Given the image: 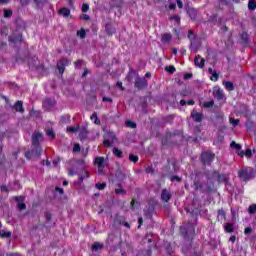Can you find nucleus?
I'll return each mask as SVG.
<instances>
[{"label": "nucleus", "instance_id": "nucleus-1", "mask_svg": "<svg viewBox=\"0 0 256 256\" xmlns=\"http://www.w3.org/2000/svg\"><path fill=\"white\" fill-rule=\"evenodd\" d=\"M41 139H43V133L34 132V134L32 135V145L34 149L25 153L26 159H33V157H41V153L43 152L41 146H39V141H41Z\"/></svg>", "mask_w": 256, "mask_h": 256}, {"label": "nucleus", "instance_id": "nucleus-2", "mask_svg": "<svg viewBox=\"0 0 256 256\" xmlns=\"http://www.w3.org/2000/svg\"><path fill=\"white\" fill-rule=\"evenodd\" d=\"M180 233L183 239L188 243H193L195 239V226L194 225H184L180 226Z\"/></svg>", "mask_w": 256, "mask_h": 256}, {"label": "nucleus", "instance_id": "nucleus-3", "mask_svg": "<svg viewBox=\"0 0 256 256\" xmlns=\"http://www.w3.org/2000/svg\"><path fill=\"white\" fill-rule=\"evenodd\" d=\"M215 159V154L211 151L203 152L201 154V161L203 165H211Z\"/></svg>", "mask_w": 256, "mask_h": 256}, {"label": "nucleus", "instance_id": "nucleus-4", "mask_svg": "<svg viewBox=\"0 0 256 256\" xmlns=\"http://www.w3.org/2000/svg\"><path fill=\"white\" fill-rule=\"evenodd\" d=\"M117 141V137H115V133L113 132H106L104 134V141L103 144L105 147H111L113 143Z\"/></svg>", "mask_w": 256, "mask_h": 256}, {"label": "nucleus", "instance_id": "nucleus-5", "mask_svg": "<svg viewBox=\"0 0 256 256\" xmlns=\"http://www.w3.org/2000/svg\"><path fill=\"white\" fill-rule=\"evenodd\" d=\"M238 176L242 179V181H249V179H253V171H247V169H242L238 172Z\"/></svg>", "mask_w": 256, "mask_h": 256}, {"label": "nucleus", "instance_id": "nucleus-6", "mask_svg": "<svg viewBox=\"0 0 256 256\" xmlns=\"http://www.w3.org/2000/svg\"><path fill=\"white\" fill-rule=\"evenodd\" d=\"M213 95L214 99H217V101H221L225 97L223 90L219 86L213 88Z\"/></svg>", "mask_w": 256, "mask_h": 256}, {"label": "nucleus", "instance_id": "nucleus-7", "mask_svg": "<svg viewBox=\"0 0 256 256\" xmlns=\"http://www.w3.org/2000/svg\"><path fill=\"white\" fill-rule=\"evenodd\" d=\"M67 65H69V60H67V59H61L57 63V67H58V71H59L60 75H63V73H65V67H67Z\"/></svg>", "mask_w": 256, "mask_h": 256}, {"label": "nucleus", "instance_id": "nucleus-8", "mask_svg": "<svg viewBox=\"0 0 256 256\" xmlns=\"http://www.w3.org/2000/svg\"><path fill=\"white\" fill-rule=\"evenodd\" d=\"M135 87L137 89H145V87H147V79L137 78L135 81Z\"/></svg>", "mask_w": 256, "mask_h": 256}, {"label": "nucleus", "instance_id": "nucleus-9", "mask_svg": "<svg viewBox=\"0 0 256 256\" xmlns=\"http://www.w3.org/2000/svg\"><path fill=\"white\" fill-rule=\"evenodd\" d=\"M94 165L98 167V169L105 168V157L98 156L94 159Z\"/></svg>", "mask_w": 256, "mask_h": 256}, {"label": "nucleus", "instance_id": "nucleus-10", "mask_svg": "<svg viewBox=\"0 0 256 256\" xmlns=\"http://www.w3.org/2000/svg\"><path fill=\"white\" fill-rule=\"evenodd\" d=\"M194 64L196 67H199L200 69H203V67H205V59L201 58L200 55H197L194 58Z\"/></svg>", "mask_w": 256, "mask_h": 256}, {"label": "nucleus", "instance_id": "nucleus-11", "mask_svg": "<svg viewBox=\"0 0 256 256\" xmlns=\"http://www.w3.org/2000/svg\"><path fill=\"white\" fill-rule=\"evenodd\" d=\"M161 199L164 203H169V200L171 199V192L167 189H163L161 193Z\"/></svg>", "mask_w": 256, "mask_h": 256}, {"label": "nucleus", "instance_id": "nucleus-12", "mask_svg": "<svg viewBox=\"0 0 256 256\" xmlns=\"http://www.w3.org/2000/svg\"><path fill=\"white\" fill-rule=\"evenodd\" d=\"M78 132H79V137H80L81 141H83V139H86L87 133H88L87 127L79 126Z\"/></svg>", "mask_w": 256, "mask_h": 256}, {"label": "nucleus", "instance_id": "nucleus-13", "mask_svg": "<svg viewBox=\"0 0 256 256\" xmlns=\"http://www.w3.org/2000/svg\"><path fill=\"white\" fill-rule=\"evenodd\" d=\"M197 49H199V41H197V38H194L193 40H191L190 50L192 53H196Z\"/></svg>", "mask_w": 256, "mask_h": 256}, {"label": "nucleus", "instance_id": "nucleus-14", "mask_svg": "<svg viewBox=\"0 0 256 256\" xmlns=\"http://www.w3.org/2000/svg\"><path fill=\"white\" fill-rule=\"evenodd\" d=\"M191 117L194 119V121H196V123H201V121H203V114L201 113L192 112Z\"/></svg>", "mask_w": 256, "mask_h": 256}, {"label": "nucleus", "instance_id": "nucleus-15", "mask_svg": "<svg viewBox=\"0 0 256 256\" xmlns=\"http://www.w3.org/2000/svg\"><path fill=\"white\" fill-rule=\"evenodd\" d=\"M208 73H210V80L211 81H219V74H217V71L213 70L212 68L208 69Z\"/></svg>", "mask_w": 256, "mask_h": 256}, {"label": "nucleus", "instance_id": "nucleus-16", "mask_svg": "<svg viewBox=\"0 0 256 256\" xmlns=\"http://www.w3.org/2000/svg\"><path fill=\"white\" fill-rule=\"evenodd\" d=\"M187 14L189 15L190 19H192V21H195V19H197V10L194 8H189L187 10Z\"/></svg>", "mask_w": 256, "mask_h": 256}, {"label": "nucleus", "instance_id": "nucleus-17", "mask_svg": "<svg viewBox=\"0 0 256 256\" xmlns=\"http://www.w3.org/2000/svg\"><path fill=\"white\" fill-rule=\"evenodd\" d=\"M55 105V101L51 99H46L43 101V107L45 109H51Z\"/></svg>", "mask_w": 256, "mask_h": 256}, {"label": "nucleus", "instance_id": "nucleus-18", "mask_svg": "<svg viewBox=\"0 0 256 256\" xmlns=\"http://www.w3.org/2000/svg\"><path fill=\"white\" fill-rule=\"evenodd\" d=\"M223 85L227 91H234L235 85L231 81H223Z\"/></svg>", "mask_w": 256, "mask_h": 256}, {"label": "nucleus", "instance_id": "nucleus-19", "mask_svg": "<svg viewBox=\"0 0 256 256\" xmlns=\"http://www.w3.org/2000/svg\"><path fill=\"white\" fill-rule=\"evenodd\" d=\"M154 211H155V207L153 205L149 204L147 210H144V213L150 219V217H152Z\"/></svg>", "mask_w": 256, "mask_h": 256}, {"label": "nucleus", "instance_id": "nucleus-20", "mask_svg": "<svg viewBox=\"0 0 256 256\" xmlns=\"http://www.w3.org/2000/svg\"><path fill=\"white\" fill-rule=\"evenodd\" d=\"M15 111H18L19 113H23L25 109H23V102L22 101H17L15 106H14Z\"/></svg>", "mask_w": 256, "mask_h": 256}, {"label": "nucleus", "instance_id": "nucleus-21", "mask_svg": "<svg viewBox=\"0 0 256 256\" xmlns=\"http://www.w3.org/2000/svg\"><path fill=\"white\" fill-rule=\"evenodd\" d=\"M59 14L62 15V17H69V15H71V10H69V8H61L59 10Z\"/></svg>", "mask_w": 256, "mask_h": 256}, {"label": "nucleus", "instance_id": "nucleus-22", "mask_svg": "<svg viewBox=\"0 0 256 256\" xmlns=\"http://www.w3.org/2000/svg\"><path fill=\"white\" fill-rule=\"evenodd\" d=\"M0 237L2 239H9L11 237V231L0 230Z\"/></svg>", "mask_w": 256, "mask_h": 256}, {"label": "nucleus", "instance_id": "nucleus-23", "mask_svg": "<svg viewBox=\"0 0 256 256\" xmlns=\"http://www.w3.org/2000/svg\"><path fill=\"white\" fill-rule=\"evenodd\" d=\"M91 121H93V123H95V125H101V120H99V117L97 116V112H94L91 117H90Z\"/></svg>", "mask_w": 256, "mask_h": 256}, {"label": "nucleus", "instance_id": "nucleus-24", "mask_svg": "<svg viewBox=\"0 0 256 256\" xmlns=\"http://www.w3.org/2000/svg\"><path fill=\"white\" fill-rule=\"evenodd\" d=\"M16 201L18 202L19 211H25V209H27V205L25 203L19 202V201H21V197H16Z\"/></svg>", "mask_w": 256, "mask_h": 256}, {"label": "nucleus", "instance_id": "nucleus-25", "mask_svg": "<svg viewBox=\"0 0 256 256\" xmlns=\"http://www.w3.org/2000/svg\"><path fill=\"white\" fill-rule=\"evenodd\" d=\"M112 151L115 157H118L119 159L123 157V151H121L119 148L115 147Z\"/></svg>", "mask_w": 256, "mask_h": 256}, {"label": "nucleus", "instance_id": "nucleus-26", "mask_svg": "<svg viewBox=\"0 0 256 256\" xmlns=\"http://www.w3.org/2000/svg\"><path fill=\"white\" fill-rule=\"evenodd\" d=\"M241 39H242L243 45H247V43H249V34H247V32H243L241 34Z\"/></svg>", "mask_w": 256, "mask_h": 256}, {"label": "nucleus", "instance_id": "nucleus-27", "mask_svg": "<svg viewBox=\"0 0 256 256\" xmlns=\"http://www.w3.org/2000/svg\"><path fill=\"white\" fill-rule=\"evenodd\" d=\"M171 38H172L171 34L166 33V34L162 35L161 41H162V43H169L171 41Z\"/></svg>", "mask_w": 256, "mask_h": 256}, {"label": "nucleus", "instance_id": "nucleus-28", "mask_svg": "<svg viewBox=\"0 0 256 256\" xmlns=\"http://www.w3.org/2000/svg\"><path fill=\"white\" fill-rule=\"evenodd\" d=\"M218 221H225V210H218Z\"/></svg>", "mask_w": 256, "mask_h": 256}, {"label": "nucleus", "instance_id": "nucleus-29", "mask_svg": "<svg viewBox=\"0 0 256 256\" xmlns=\"http://www.w3.org/2000/svg\"><path fill=\"white\" fill-rule=\"evenodd\" d=\"M99 249H103V244L99 242H94L92 245V251H99Z\"/></svg>", "mask_w": 256, "mask_h": 256}, {"label": "nucleus", "instance_id": "nucleus-30", "mask_svg": "<svg viewBox=\"0 0 256 256\" xmlns=\"http://www.w3.org/2000/svg\"><path fill=\"white\" fill-rule=\"evenodd\" d=\"M248 9H249V11H255V9H256V2H255V0H250L248 2Z\"/></svg>", "mask_w": 256, "mask_h": 256}, {"label": "nucleus", "instance_id": "nucleus-31", "mask_svg": "<svg viewBox=\"0 0 256 256\" xmlns=\"http://www.w3.org/2000/svg\"><path fill=\"white\" fill-rule=\"evenodd\" d=\"M85 179H89V172L87 171H84L83 174L79 175V181L83 182L85 181Z\"/></svg>", "mask_w": 256, "mask_h": 256}, {"label": "nucleus", "instance_id": "nucleus-32", "mask_svg": "<svg viewBox=\"0 0 256 256\" xmlns=\"http://www.w3.org/2000/svg\"><path fill=\"white\" fill-rule=\"evenodd\" d=\"M248 213L249 215H254V213H256V204H252L248 207Z\"/></svg>", "mask_w": 256, "mask_h": 256}, {"label": "nucleus", "instance_id": "nucleus-33", "mask_svg": "<svg viewBox=\"0 0 256 256\" xmlns=\"http://www.w3.org/2000/svg\"><path fill=\"white\" fill-rule=\"evenodd\" d=\"M126 127H129L130 129H135L137 127V124L131 120H127Z\"/></svg>", "mask_w": 256, "mask_h": 256}, {"label": "nucleus", "instance_id": "nucleus-34", "mask_svg": "<svg viewBox=\"0 0 256 256\" xmlns=\"http://www.w3.org/2000/svg\"><path fill=\"white\" fill-rule=\"evenodd\" d=\"M224 231H226V233H233L235 231V228H233V225H225Z\"/></svg>", "mask_w": 256, "mask_h": 256}, {"label": "nucleus", "instance_id": "nucleus-35", "mask_svg": "<svg viewBox=\"0 0 256 256\" xmlns=\"http://www.w3.org/2000/svg\"><path fill=\"white\" fill-rule=\"evenodd\" d=\"M231 149H236L237 151L241 150V145L237 144L235 141H232L230 144Z\"/></svg>", "mask_w": 256, "mask_h": 256}, {"label": "nucleus", "instance_id": "nucleus-36", "mask_svg": "<svg viewBox=\"0 0 256 256\" xmlns=\"http://www.w3.org/2000/svg\"><path fill=\"white\" fill-rule=\"evenodd\" d=\"M77 131H79V126H77V127L69 126V127L67 128V132H68V133H77Z\"/></svg>", "mask_w": 256, "mask_h": 256}, {"label": "nucleus", "instance_id": "nucleus-37", "mask_svg": "<svg viewBox=\"0 0 256 256\" xmlns=\"http://www.w3.org/2000/svg\"><path fill=\"white\" fill-rule=\"evenodd\" d=\"M77 35H78V37H80V39H85L87 33L85 32V29H81V30L77 31Z\"/></svg>", "mask_w": 256, "mask_h": 256}, {"label": "nucleus", "instance_id": "nucleus-38", "mask_svg": "<svg viewBox=\"0 0 256 256\" xmlns=\"http://www.w3.org/2000/svg\"><path fill=\"white\" fill-rule=\"evenodd\" d=\"M105 187H107V183H105V182L96 184V189H98L99 191H103V189H105Z\"/></svg>", "mask_w": 256, "mask_h": 256}, {"label": "nucleus", "instance_id": "nucleus-39", "mask_svg": "<svg viewBox=\"0 0 256 256\" xmlns=\"http://www.w3.org/2000/svg\"><path fill=\"white\" fill-rule=\"evenodd\" d=\"M129 160H130L132 163H137V161H139V156L130 154V155H129Z\"/></svg>", "mask_w": 256, "mask_h": 256}, {"label": "nucleus", "instance_id": "nucleus-40", "mask_svg": "<svg viewBox=\"0 0 256 256\" xmlns=\"http://www.w3.org/2000/svg\"><path fill=\"white\" fill-rule=\"evenodd\" d=\"M70 119H71V116L65 115L61 117L60 121L61 123H69Z\"/></svg>", "mask_w": 256, "mask_h": 256}, {"label": "nucleus", "instance_id": "nucleus-41", "mask_svg": "<svg viewBox=\"0 0 256 256\" xmlns=\"http://www.w3.org/2000/svg\"><path fill=\"white\" fill-rule=\"evenodd\" d=\"M46 134H47L48 137H50V139H53L55 137V132H53L52 129H48L46 131Z\"/></svg>", "mask_w": 256, "mask_h": 256}, {"label": "nucleus", "instance_id": "nucleus-42", "mask_svg": "<svg viewBox=\"0 0 256 256\" xmlns=\"http://www.w3.org/2000/svg\"><path fill=\"white\" fill-rule=\"evenodd\" d=\"M230 123L233 127H237V125H239V119L230 118Z\"/></svg>", "mask_w": 256, "mask_h": 256}, {"label": "nucleus", "instance_id": "nucleus-43", "mask_svg": "<svg viewBox=\"0 0 256 256\" xmlns=\"http://www.w3.org/2000/svg\"><path fill=\"white\" fill-rule=\"evenodd\" d=\"M12 15H13V11L7 10V9L4 10V17L9 18Z\"/></svg>", "mask_w": 256, "mask_h": 256}, {"label": "nucleus", "instance_id": "nucleus-44", "mask_svg": "<svg viewBox=\"0 0 256 256\" xmlns=\"http://www.w3.org/2000/svg\"><path fill=\"white\" fill-rule=\"evenodd\" d=\"M252 231H253V228H251L250 226H248V227H246V228L244 229V234H245V235H251Z\"/></svg>", "mask_w": 256, "mask_h": 256}, {"label": "nucleus", "instance_id": "nucleus-45", "mask_svg": "<svg viewBox=\"0 0 256 256\" xmlns=\"http://www.w3.org/2000/svg\"><path fill=\"white\" fill-rule=\"evenodd\" d=\"M213 105H215V102L213 100L204 103V107L207 108L213 107Z\"/></svg>", "mask_w": 256, "mask_h": 256}, {"label": "nucleus", "instance_id": "nucleus-46", "mask_svg": "<svg viewBox=\"0 0 256 256\" xmlns=\"http://www.w3.org/2000/svg\"><path fill=\"white\" fill-rule=\"evenodd\" d=\"M73 151L74 153H79V151H81V146L79 144H74Z\"/></svg>", "mask_w": 256, "mask_h": 256}, {"label": "nucleus", "instance_id": "nucleus-47", "mask_svg": "<svg viewBox=\"0 0 256 256\" xmlns=\"http://www.w3.org/2000/svg\"><path fill=\"white\" fill-rule=\"evenodd\" d=\"M115 193L116 195H125L127 192L124 189H116Z\"/></svg>", "mask_w": 256, "mask_h": 256}, {"label": "nucleus", "instance_id": "nucleus-48", "mask_svg": "<svg viewBox=\"0 0 256 256\" xmlns=\"http://www.w3.org/2000/svg\"><path fill=\"white\" fill-rule=\"evenodd\" d=\"M146 173H148V174H153V173H155V169H153V166H148V167L146 168Z\"/></svg>", "mask_w": 256, "mask_h": 256}, {"label": "nucleus", "instance_id": "nucleus-49", "mask_svg": "<svg viewBox=\"0 0 256 256\" xmlns=\"http://www.w3.org/2000/svg\"><path fill=\"white\" fill-rule=\"evenodd\" d=\"M89 11V4H83L82 5V12L87 13Z\"/></svg>", "mask_w": 256, "mask_h": 256}, {"label": "nucleus", "instance_id": "nucleus-50", "mask_svg": "<svg viewBox=\"0 0 256 256\" xmlns=\"http://www.w3.org/2000/svg\"><path fill=\"white\" fill-rule=\"evenodd\" d=\"M102 101H104V103H112L113 99L109 98V97H103Z\"/></svg>", "mask_w": 256, "mask_h": 256}, {"label": "nucleus", "instance_id": "nucleus-51", "mask_svg": "<svg viewBox=\"0 0 256 256\" xmlns=\"http://www.w3.org/2000/svg\"><path fill=\"white\" fill-rule=\"evenodd\" d=\"M251 155H253V152L251 151V149H247V150L245 151V156H246V157H251Z\"/></svg>", "mask_w": 256, "mask_h": 256}, {"label": "nucleus", "instance_id": "nucleus-52", "mask_svg": "<svg viewBox=\"0 0 256 256\" xmlns=\"http://www.w3.org/2000/svg\"><path fill=\"white\" fill-rule=\"evenodd\" d=\"M229 241L230 243H235V241H237V236L235 235L230 236Z\"/></svg>", "mask_w": 256, "mask_h": 256}, {"label": "nucleus", "instance_id": "nucleus-53", "mask_svg": "<svg viewBox=\"0 0 256 256\" xmlns=\"http://www.w3.org/2000/svg\"><path fill=\"white\" fill-rule=\"evenodd\" d=\"M194 37V35H193V31H191V30H189V32H188V38L191 40V41H193L195 38H193Z\"/></svg>", "mask_w": 256, "mask_h": 256}, {"label": "nucleus", "instance_id": "nucleus-54", "mask_svg": "<svg viewBox=\"0 0 256 256\" xmlns=\"http://www.w3.org/2000/svg\"><path fill=\"white\" fill-rule=\"evenodd\" d=\"M116 86L119 87L121 89V91L125 90V88L123 87V82H117Z\"/></svg>", "mask_w": 256, "mask_h": 256}, {"label": "nucleus", "instance_id": "nucleus-55", "mask_svg": "<svg viewBox=\"0 0 256 256\" xmlns=\"http://www.w3.org/2000/svg\"><path fill=\"white\" fill-rule=\"evenodd\" d=\"M176 3L179 9H183V2L181 0H176Z\"/></svg>", "mask_w": 256, "mask_h": 256}, {"label": "nucleus", "instance_id": "nucleus-56", "mask_svg": "<svg viewBox=\"0 0 256 256\" xmlns=\"http://www.w3.org/2000/svg\"><path fill=\"white\" fill-rule=\"evenodd\" d=\"M68 175H70V177H73L74 175H77V171H75L73 169L69 170Z\"/></svg>", "mask_w": 256, "mask_h": 256}, {"label": "nucleus", "instance_id": "nucleus-57", "mask_svg": "<svg viewBox=\"0 0 256 256\" xmlns=\"http://www.w3.org/2000/svg\"><path fill=\"white\" fill-rule=\"evenodd\" d=\"M172 19H174V21H176V23H179V21H181V17H179V15H174L172 17Z\"/></svg>", "mask_w": 256, "mask_h": 256}, {"label": "nucleus", "instance_id": "nucleus-58", "mask_svg": "<svg viewBox=\"0 0 256 256\" xmlns=\"http://www.w3.org/2000/svg\"><path fill=\"white\" fill-rule=\"evenodd\" d=\"M106 31L109 35H113V33H115V29L109 30V26H106Z\"/></svg>", "mask_w": 256, "mask_h": 256}, {"label": "nucleus", "instance_id": "nucleus-59", "mask_svg": "<svg viewBox=\"0 0 256 256\" xmlns=\"http://www.w3.org/2000/svg\"><path fill=\"white\" fill-rule=\"evenodd\" d=\"M218 180L219 181H227V177H225V175H219Z\"/></svg>", "mask_w": 256, "mask_h": 256}, {"label": "nucleus", "instance_id": "nucleus-60", "mask_svg": "<svg viewBox=\"0 0 256 256\" xmlns=\"http://www.w3.org/2000/svg\"><path fill=\"white\" fill-rule=\"evenodd\" d=\"M171 181L173 182V181H181V178H179V176H172L171 177Z\"/></svg>", "mask_w": 256, "mask_h": 256}, {"label": "nucleus", "instance_id": "nucleus-61", "mask_svg": "<svg viewBox=\"0 0 256 256\" xmlns=\"http://www.w3.org/2000/svg\"><path fill=\"white\" fill-rule=\"evenodd\" d=\"M83 65V61L82 60H78L77 62H75V66L76 67H81Z\"/></svg>", "mask_w": 256, "mask_h": 256}, {"label": "nucleus", "instance_id": "nucleus-62", "mask_svg": "<svg viewBox=\"0 0 256 256\" xmlns=\"http://www.w3.org/2000/svg\"><path fill=\"white\" fill-rule=\"evenodd\" d=\"M168 73H175V68H174V66H169V68H168Z\"/></svg>", "mask_w": 256, "mask_h": 256}, {"label": "nucleus", "instance_id": "nucleus-63", "mask_svg": "<svg viewBox=\"0 0 256 256\" xmlns=\"http://www.w3.org/2000/svg\"><path fill=\"white\" fill-rule=\"evenodd\" d=\"M176 7H177V4H175V3H171V4L169 5V9H170V10L176 9Z\"/></svg>", "mask_w": 256, "mask_h": 256}, {"label": "nucleus", "instance_id": "nucleus-64", "mask_svg": "<svg viewBox=\"0 0 256 256\" xmlns=\"http://www.w3.org/2000/svg\"><path fill=\"white\" fill-rule=\"evenodd\" d=\"M191 77H193V74L191 73H187L184 75V79H191Z\"/></svg>", "mask_w": 256, "mask_h": 256}]
</instances>
